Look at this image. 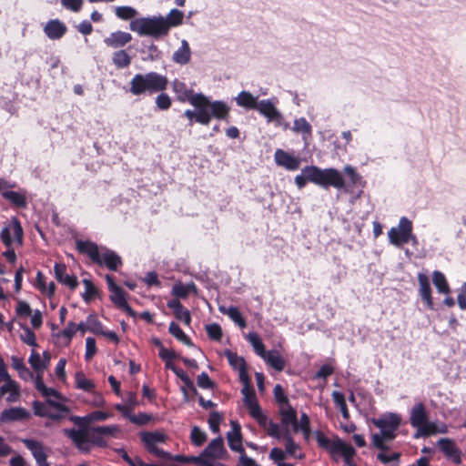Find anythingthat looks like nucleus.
Instances as JSON below:
<instances>
[{
    "instance_id": "51",
    "label": "nucleus",
    "mask_w": 466,
    "mask_h": 466,
    "mask_svg": "<svg viewBox=\"0 0 466 466\" xmlns=\"http://www.w3.org/2000/svg\"><path fill=\"white\" fill-rule=\"evenodd\" d=\"M190 440L194 445L199 447L207 441V434L199 427L194 426L191 430Z\"/></svg>"
},
{
    "instance_id": "24",
    "label": "nucleus",
    "mask_w": 466,
    "mask_h": 466,
    "mask_svg": "<svg viewBox=\"0 0 466 466\" xmlns=\"http://www.w3.org/2000/svg\"><path fill=\"white\" fill-rule=\"evenodd\" d=\"M66 31V25L58 19L49 20L44 27L45 34L52 40L62 38Z\"/></svg>"
},
{
    "instance_id": "64",
    "label": "nucleus",
    "mask_w": 466,
    "mask_h": 466,
    "mask_svg": "<svg viewBox=\"0 0 466 466\" xmlns=\"http://www.w3.org/2000/svg\"><path fill=\"white\" fill-rule=\"evenodd\" d=\"M334 372V369L332 366L329 364H324L320 367V369L316 372L314 379H322L326 380L330 375Z\"/></svg>"
},
{
    "instance_id": "60",
    "label": "nucleus",
    "mask_w": 466,
    "mask_h": 466,
    "mask_svg": "<svg viewBox=\"0 0 466 466\" xmlns=\"http://www.w3.org/2000/svg\"><path fill=\"white\" fill-rule=\"evenodd\" d=\"M241 392L244 396V403L246 406H248L258 401L256 398L255 390L253 389L252 386L243 387Z\"/></svg>"
},
{
    "instance_id": "36",
    "label": "nucleus",
    "mask_w": 466,
    "mask_h": 466,
    "mask_svg": "<svg viewBox=\"0 0 466 466\" xmlns=\"http://www.w3.org/2000/svg\"><path fill=\"white\" fill-rule=\"evenodd\" d=\"M432 281L439 293L449 294L451 291L450 286L444 274L439 270L432 273Z\"/></svg>"
},
{
    "instance_id": "23",
    "label": "nucleus",
    "mask_w": 466,
    "mask_h": 466,
    "mask_svg": "<svg viewBox=\"0 0 466 466\" xmlns=\"http://www.w3.org/2000/svg\"><path fill=\"white\" fill-rule=\"evenodd\" d=\"M131 40V34L118 30L111 33L107 37H106L104 39V43L106 46L116 49L125 46Z\"/></svg>"
},
{
    "instance_id": "20",
    "label": "nucleus",
    "mask_w": 466,
    "mask_h": 466,
    "mask_svg": "<svg viewBox=\"0 0 466 466\" xmlns=\"http://www.w3.org/2000/svg\"><path fill=\"white\" fill-rule=\"evenodd\" d=\"M274 157L277 165L283 167L288 170L294 171L299 167V158L290 155L283 149H277Z\"/></svg>"
},
{
    "instance_id": "43",
    "label": "nucleus",
    "mask_w": 466,
    "mask_h": 466,
    "mask_svg": "<svg viewBox=\"0 0 466 466\" xmlns=\"http://www.w3.org/2000/svg\"><path fill=\"white\" fill-rule=\"evenodd\" d=\"M184 14L178 9H172L167 18H164V23L167 25V33L172 26H177L183 22Z\"/></svg>"
},
{
    "instance_id": "31",
    "label": "nucleus",
    "mask_w": 466,
    "mask_h": 466,
    "mask_svg": "<svg viewBox=\"0 0 466 466\" xmlns=\"http://www.w3.org/2000/svg\"><path fill=\"white\" fill-rule=\"evenodd\" d=\"M190 293H197V287L193 282L177 283L172 288V294L177 297L176 299H187Z\"/></svg>"
},
{
    "instance_id": "62",
    "label": "nucleus",
    "mask_w": 466,
    "mask_h": 466,
    "mask_svg": "<svg viewBox=\"0 0 466 466\" xmlns=\"http://www.w3.org/2000/svg\"><path fill=\"white\" fill-rule=\"evenodd\" d=\"M273 393H274V398L278 403L283 404V405H289V399L286 396L281 385L277 384L274 387Z\"/></svg>"
},
{
    "instance_id": "46",
    "label": "nucleus",
    "mask_w": 466,
    "mask_h": 466,
    "mask_svg": "<svg viewBox=\"0 0 466 466\" xmlns=\"http://www.w3.org/2000/svg\"><path fill=\"white\" fill-rule=\"evenodd\" d=\"M116 15L122 20H131L137 15V11L132 6H117L115 9Z\"/></svg>"
},
{
    "instance_id": "16",
    "label": "nucleus",
    "mask_w": 466,
    "mask_h": 466,
    "mask_svg": "<svg viewBox=\"0 0 466 466\" xmlns=\"http://www.w3.org/2000/svg\"><path fill=\"white\" fill-rule=\"evenodd\" d=\"M66 265L65 263L56 262L54 266V273L56 279L62 285L66 286L71 290H75L78 287V279L75 275L66 273Z\"/></svg>"
},
{
    "instance_id": "11",
    "label": "nucleus",
    "mask_w": 466,
    "mask_h": 466,
    "mask_svg": "<svg viewBox=\"0 0 466 466\" xmlns=\"http://www.w3.org/2000/svg\"><path fill=\"white\" fill-rule=\"evenodd\" d=\"M139 435L147 452L161 459H170V454L167 451L157 448V444L165 443L167 441V434L159 431H142Z\"/></svg>"
},
{
    "instance_id": "27",
    "label": "nucleus",
    "mask_w": 466,
    "mask_h": 466,
    "mask_svg": "<svg viewBox=\"0 0 466 466\" xmlns=\"http://www.w3.org/2000/svg\"><path fill=\"white\" fill-rule=\"evenodd\" d=\"M172 87L173 91L177 95V100H179L180 102H190V99L194 97V96L196 95L193 93V90L187 88V85L184 82L178 79H175L172 82Z\"/></svg>"
},
{
    "instance_id": "28",
    "label": "nucleus",
    "mask_w": 466,
    "mask_h": 466,
    "mask_svg": "<svg viewBox=\"0 0 466 466\" xmlns=\"http://www.w3.org/2000/svg\"><path fill=\"white\" fill-rule=\"evenodd\" d=\"M218 310L222 314L228 315L240 329H244L247 327V321L243 318L238 308L235 306H230L229 308H227L225 306H219Z\"/></svg>"
},
{
    "instance_id": "10",
    "label": "nucleus",
    "mask_w": 466,
    "mask_h": 466,
    "mask_svg": "<svg viewBox=\"0 0 466 466\" xmlns=\"http://www.w3.org/2000/svg\"><path fill=\"white\" fill-rule=\"evenodd\" d=\"M0 239L5 248H10L14 245L23 246L24 230L21 222L16 217H12L9 222L2 228Z\"/></svg>"
},
{
    "instance_id": "61",
    "label": "nucleus",
    "mask_w": 466,
    "mask_h": 466,
    "mask_svg": "<svg viewBox=\"0 0 466 466\" xmlns=\"http://www.w3.org/2000/svg\"><path fill=\"white\" fill-rule=\"evenodd\" d=\"M152 419L153 417L150 414H147L146 412H138L137 415L134 414V416H132L131 422L138 426H143L149 423L152 420Z\"/></svg>"
},
{
    "instance_id": "21",
    "label": "nucleus",
    "mask_w": 466,
    "mask_h": 466,
    "mask_svg": "<svg viewBox=\"0 0 466 466\" xmlns=\"http://www.w3.org/2000/svg\"><path fill=\"white\" fill-rule=\"evenodd\" d=\"M418 281L420 285L419 293L425 303L427 309H433V299L431 296V288L429 277L424 273L418 274Z\"/></svg>"
},
{
    "instance_id": "49",
    "label": "nucleus",
    "mask_w": 466,
    "mask_h": 466,
    "mask_svg": "<svg viewBox=\"0 0 466 466\" xmlns=\"http://www.w3.org/2000/svg\"><path fill=\"white\" fill-rule=\"evenodd\" d=\"M24 333L20 335L21 340L32 347H37L35 332L25 324H20Z\"/></svg>"
},
{
    "instance_id": "26",
    "label": "nucleus",
    "mask_w": 466,
    "mask_h": 466,
    "mask_svg": "<svg viewBox=\"0 0 466 466\" xmlns=\"http://www.w3.org/2000/svg\"><path fill=\"white\" fill-rule=\"evenodd\" d=\"M167 307L173 310L175 318L188 326L191 322V315L179 299H172L167 302Z\"/></svg>"
},
{
    "instance_id": "40",
    "label": "nucleus",
    "mask_w": 466,
    "mask_h": 466,
    "mask_svg": "<svg viewBox=\"0 0 466 466\" xmlns=\"http://www.w3.org/2000/svg\"><path fill=\"white\" fill-rule=\"evenodd\" d=\"M83 284L85 286V292L82 294V298L86 303H90L98 296L99 290L90 279H83Z\"/></svg>"
},
{
    "instance_id": "18",
    "label": "nucleus",
    "mask_w": 466,
    "mask_h": 466,
    "mask_svg": "<svg viewBox=\"0 0 466 466\" xmlns=\"http://www.w3.org/2000/svg\"><path fill=\"white\" fill-rule=\"evenodd\" d=\"M258 112L263 115L268 122H274L278 126L280 125L282 120V115L275 107L273 103L268 99L260 100L258 104L257 108Z\"/></svg>"
},
{
    "instance_id": "41",
    "label": "nucleus",
    "mask_w": 466,
    "mask_h": 466,
    "mask_svg": "<svg viewBox=\"0 0 466 466\" xmlns=\"http://www.w3.org/2000/svg\"><path fill=\"white\" fill-rule=\"evenodd\" d=\"M75 379L77 389L83 390L86 392L94 391L96 388L95 383L91 380L87 379L83 372H76Z\"/></svg>"
},
{
    "instance_id": "8",
    "label": "nucleus",
    "mask_w": 466,
    "mask_h": 466,
    "mask_svg": "<svg viewBox=\"0 0 466 466\" xmlns=\"http://www.w3.org/2000/svg\"><path fill=\"white\" fill-rule=\"evenodd\" d=\"M129 28L139 35H149L159 38L167 35V25L164 23V17L152 16L133 19Z\"/></svg>"
},
{
    "instance_id": "39",
    "label": "nucleus",
    "mask_w": 466,
    "mask_h": 466,
    "mask_svg": "<svg viewBox=\"0 0 466 466\" xmlns=\"http://www.w3.org/2000/svg\"><path fill=\"white\" fill-rule=\"evenodd\" d=\"M248 341L253 347L254 351L261 358L266 355L268 351L265 350V346L260 339V337L256 332H250L246 336Z\"/></svg>"
},
{
    "instance_id": "19",
    "label": "nucleus",
    "mask_w": 466,
    "mask_h": 466,
    "mask_svg": "<svg viewBox=\"0 0 466 466\" xmlns=\"http://www.w3.org/2000/svg\"><path fill=\"white\" fill-rule=\"evenodd\" d=\"M224 454H227V451L224 447L223 439L221 437H218L209 442V444L200 453L199 457L221 459Z\"/></svg>"
},
{
    "instance_id": "9",
    "label": "nucleus",
    "mask_w": 466,
    "mask_h": 466,
    "mask_svg": "<svg viewBox=\"0 0 466 466\" xmlns=\"http://www.w3.org/2000/svg\"><path fill=\"white\" fill-rule=\"evenodd\" d=\"M316 440L319 446L326 450L332 457L341 455L344 461L350 465L352 458L356 454L355 449L349 443H346L339 437L331 440L322 431L316 432Z\"/></svg>"
},
{
    "instance_id": "38",
    "label": "nucleus",
    "mask_w": 466,
    "mask_h": 466,
    "mask_svg": "<svg viewBox=\"0 0 466 466\" xmlns=\"http://www.w3.org/2000/svg\"><path fill=\"white\" fill-rule=\"evenodd\" d=\"M167 370H172L183 381L184 385L190 389L192 395H198V390L194 386L192 380L185 370L177 368L176 365H167Z\"/></svg>"
},
{
    "instance_id": "37",
    "label": "nucleus",
    "mask_w": 466,
    "mask_h": 466,
    "mask_svg": "<svg viewBox=\"0 0 466 466\" xmlns=\"http://www.w3.org/2000/svg\"><path fill=\"white\" fill-rule=\"evenodd\" d=\"M168 332L178 341L187 346H193L191 339L181 329L179 325L175 321H171L168 327Z\"/></svg>"
},
{
    "instance_id": "44",
    "label": "nucleus",
    "mask_w": 466,
    "mask_h": 466,
    "mask_svg": "<svg viewBox=\"0 0 466 466\" xmlns=\"http://www.w3.org/2000/svg\"><path fill=\"white\" fill-rule=\"evenodd\" d=\"M261 428H263L269 437L280 440L281 439V431L279 428V425L276 422H274L272 420H269L268 417L266 418V421L263 423V425H259Z\"/></svg>"
},
{
    "instance_id": "7",
    "label": "nucleus",
    "mask_w": 466,
    "mask_h": 466,
    "mask_svg": "<svg viewBox=\"0 0 466 466\" xmlns=\"http://www.w3.org/2000/svg\"><path fill=\"white\" fill-rule=\"evenodd\" d=\"M69 420L76 424L78 429H64V435L72 441L79 451L83 453H89L90 446L88 445V436L90 429H88V425L91 424V422L87 419V414L84 417L73 415L70 416Z\"/></svg>"
},
{
    "instance_id": "34",
    "label": "nucleus",
    "mask_w": 466,
    "mask_h": 466,
    "mask_svg": "<svg viewBox=\"0 0 466 466\" xmlns=\"http://www.w3.org/2000/svg\"><path fill=\"white\" fill-rule=\"evenodd\" d=\"M281 424L284 427H288L289 424L293 425L294 431H299V421L297 419V411L292 408L289 407L288 410H280Z\"/></svg>"
},
{
    "instance_id": "15",
    "label": "nucleus",
    "mask_w": 466,
    "mask_h": 466,
    "mask_svg": "<svg viewBox=\"0 0 466 466\" xmlns=\"http://www.w3.org/2000/svg\"><path fill=\"white\" fill-rule=\"evenodd\" d=\"M21 441L31 451L37 466H50L42 442L33 439H22Z\"/></svg>"
},
{
    "instance_id": "17",
    "label": "nucleus",
    "mask_w": 466,
    "mask_h": 466,
    "mask_svg": "<svg viewBox=\"0 0 466 466\" xmlns=\"http://www.w3.org/2000/svg\"><path fill=\"white\" fill-rule=\"evenodd\" d=\"M30 412L23 407H11L4 410L0 414V424H6L15 421L27 420Z\"/></svg>"
},
{
    "instance_id": "13",
    "label": "nucleus",
    "mask_w": 466,
    "mask_h": 466,
    "mask_svg": "<svg viewBox=\"0 0 466 466\" xmlns=\"http://www.w3.org/2000/svg\"><path fill=\"white\" fill-rule=\"evenodd\" d=\"M119 432V427L117 425H106V426H96L90 428V433L88 436V445L106 448L108 443L103 435L115 436Z\"/></svg>"
},
{
    "instance_id": "50",
    "label": "nucleus",
    "mask_w": 466,
    "mask_h": 466,
    "mask_svg": "<svg viewBox=\"0 0 466 466\" xmlns=\"http://www.w3.org/2000/svg\"><path fill=\"white\" fill-rule=\"evenodd\" d=\"M247 407L249 410L250 416L257 420L258 425H263V423L266 421L267 416L262 412L258 402L257 401Z\"/></svg>"
},
{
    "instance_id": "48",
    "label": "nucleus",
    "mask_w": 466,
    "mask_h": 466,
    "mask_svg": "<svg viewBox=\"0 0 466 466\" xmlns=\"http://www.w3.org/2000/svg\"><path fill=\"white\" fill-rule=\"evenodd\" d=\"M229 365L233 370H238V369L247 365L246 360L243 357L238 356L236 352L228 350L225 352Z\"/></svg>"
},
{
    "instance_id": "3",
    "label": "nucleus",
    "mask_w": 466,
    "mask_h": 466,
    "mask_svg": "<svg viewBox=\"0 0 466 466\" xmlns=\"http://www.w3.org/2000/svg\"><path fill=\"white\" fill-rule=\"evenodd\" d=\"M168 79L157 72L136 74L129 82V92L133 96L152 95L167 89Z\"/></svg>"
},
{
    "instance_id": "14",
    "label": "nucleus",
    "mask_w": 466,
    "mask_h": 466,
    "mask_svg": "<svg viewBox=\"0 0 466 466\" xmlns=\"http://www.w3.org/2000/svg\"><path fill=\"white\" fill-rule=\"evenodd\" d=\"M438 447L448 461L456 465L461 464L462 452L452 439L441 438L438 441Z\"/></svg>"
},
{
    "instance_id": "56",
    "label": "nucleus",
    "mask_w": 466,
    "mask_h": 466,
    "mask_svg": "<svg viewBox=\"0 0 466 466\" xmlns=\"http://www.w3.org/2000/svg\"><path fill=\"white\" fill-rule=\"evenodd\" d=\"M197 384L201 389L212 390L216 387L215 382L209 378L205 371L200 373L197 378Z\"/></svg>"
},
{
    "instance_id": "32",
    "label": "nucleus",
    "mask_w": 466,
    "mask_h": 466,
    "mask_svg": "<svg viewBox=\"0 0 466 466\" xmlns=\"http://www.w3.org/2000/svg\"><path fill=\"white\" fill-rule=\"evenodd\" d=\"M236 102L239 106L256 109L259 101H258V97L254 96L249 92L241 91L236 97Z\"/></svg>"
},
{
    "instance_id": "59",
    "label": "nucleus",
    "mask_w": 466,
    "mask_h": 466,
    "mask_svg": "<svg viewBox=\"0 0 466 466\" xmlns=\"http://www.w3.org/2000/svg\"><path fill=\"white\" fill-rule=\"evenodd\" d=\"M171 98L163 91L156 97V105L160 110H167L171 106Z\"/></svg>"
},
{
    "instance_id": "58",
    "label": "nucleus",
    "mask_w": 466,
    "mask_h": 466,
    "mask_svg": "<svg viewBox=\"0 0 466 466\" xmlns=\"http://www.w3.org/2000/svg\"><path fill=\"white\" fill-rule=\"evenodd\" d=\"M96 339L92 337H87L86 339V360H90L96 353Z\"/></svg>"
},
{
    "instance_id": "55",
    "label": "nucleus",
    "mask_w": 466,
    "mask_h": 466,
    "mask_svg": "<svg viewBox=\"0 0 466 466\" xmlns=\"http://www.w3.org/2000/svg\"><path fill=\"white\" fill-rule=\"evenodd\" d=\"M110 299L111 301L119 309L125 303H127L126 293L124 289L120 287L114 291H110Z\"/></svg>"
},
{
    "instance_id": "4",
    "label": "nucleus",
    "mask_w": 466,
    "mask_h": 466,
    "mask_svg": "<svg viewBox=\"0 0 466 466\" xmlns=\"http://www.w3.org/2000/svg\"><path fill=\"white\" fill-rule=\"evenodd\" d=\"M374 426L380 430V433H374L371 436L372 444L380 451H388L389 447L385 441H392L396 437V431L401 424V417L398 413H388L378 419H373Z\"/></svg>"
},
{
    "instance_id": "1",
    "label": "nucleus",
    "mask_w": 466,
    "mask_h": 466,
    "mask_svg": "<svg viewBox=\"0 0 466 466\" xmlns=\"http://www.w3.org/2000/svg\"><path fill=\"white\" fill-rule=\"evenodd\" d=\"M196 110L187 109L184 112V116L192 125L193 121L208 126L212 117L228 121L230 107L221 100L210 101L208 96L198 93L190 99L189 102Z\"/></svg>"
},
{
    "instance_id": "45",
    "label": "nucleus",
    "mask_w": 466,
    "mask_h": 466,
    "mask_svg": "<svg viewBox=\"0 0 466 466\" xmlns=\"http://www.w3.org/2000/svg\"><path fill=\"white\" fill-rule=\"evenodd\" d=\"M331 396L334 403L339 408L342 417L345 420H348L350 418V412L347 407L344 394L339 391H333Z\"/></svg>"
},
{
    "instance_id": "54",
    "label": "nucleus",
    "mask_w": 466,
    "mask_h": 466,
    "mask_svg": "<svg viewBox=\"0 0 466 466\" xmlns=\"http://www.w3.org/2000/svg\"><path fill=\"white\" fill-rule=\"evenodd\" d=\"M28 361L36 372H41L46 368V363L42 361L40 354L35 350L31 352Z\"/></svg>"
},
{
    "instance_id": "5",
    "label": "nucleus",
    "mask_w": 466,
    "mask_h": 466,
    "mask_svg": "<svg viewBox=\"0 0 466 466\" xmlns=\"http://www.w3.org/2000/svg\"><path fill=\"white\" fill-rule=\"evenodd\" d=\"M410 423L417 430L413 436L414 439L447 432L446 426L439 429L434 422L429 420V413L423 402L415 403L410 409Z\"/></svg>"
},
{
    "instance_id": "29",
    "label": "nucleus",
    "mask_w": 466,
    "mask_h": 466,
    "mask_svg": "<svg viewBox=\"0 0 466 466\" xmlns=\"http://www.w3.org/2000/svg\"><path fill=\"white\" fill-rule=\"evenodd\" d=\"M262 359L277 371H282L285 369L286 361L278 350L268 351Z\"/></svg>"
},
{
    "instance_id": "25",
    "label": "nucleus",
    "mask_w": 466,
    "mask_h": 466,
    "mask_svg": "<svg viewBox=\"0 0 466 466\" xmlns=\"http://www.w3.org/2000/svg\"><path fill=\"white\" fill-rule=\"evenodd\" d=\"M5 383L0 387V399L6 393L9 395L6 397L8 403L15 402L20 398V389L18 384L11 378L9 380H4Z\"/></svg>"
},
{
    "instance_id": "33",
    "label": "nucleus",
    "mask_w": 466,
    "mask_h": 466,
    "mask_svg": "<svg viewBox=\"0 0 466 466\" xmlns=\"http://www.w3.org/2000/svg\"><path fill=\"white\" fill-rule=\"evenodd\" d=\"M190 47L186 40L182 41L181 46L173 54V60L177 64L186 65L190 61Z\"/></svg>"
},
{
    "instance_id": "63",
    "label": "nucleus",
    "mask_w": 466,
    "mask_h": 466,
    "mask_svg": "<svg viewBox=\"0 0 466 466\" xmlns=\"http://www.w3.org/2000/svg\"><path fill=\"white\" fill-rule=\"evenodd\" d=\"M299 430L302 431L306 438H309L310 434V420L306 413H302L300 420L299 422Z\"/></svg>"
},
{
    "instance_id": "57",
    "label": "nucleus",
    "mask_w": 466,
    "mask_h": 466,
    "mask_svg": "<svg viewBox=\"0 0 466 466\" xmlns=\"http://www.w3.org/2000/svg\"><path fill=\"white\" fill-rule=\"evenodd\" d=\"M222 420V415L218 411H212L209 414L208 422L213 433L219 432V425Z\"/></svg>"
},
{
    "instance_id": "35",
    "label": "nucleus",
    "mask_w": 466,
    "mask_h": 466,
    "mask_svg": "<svg viewBox=\"0 0 466 466\" xmlns=\"http://www.w3.org/2000/svg\"><path fill=\"white\" fill-rule=\"evenodd\" d=\"M112 62L118 69L126 68L131 64V56L126 50L121 49L113 53Z\"/></svg>"
},
{
    "instance_id": "12",
    "label": "nucleus",
    "mask_w": 466,
    "mask_h": 466,
    "mask_svg": "<svg viewBox=\"0 0 466 466\" xmlns=\"http://www.w3.org/2000/svg\"><path fill=\"white\" fill-rule=\"evenodd\" d=\"M412 229V222L406 217L400 218L398 228H391L388 232L390 244L396 247L408 244L413 238Z\"/></svg>"
},
{
    "instance_id": "2",
    "label": "nucleus",
    "mask_w": 466,
    "mask_h": 466,
    "mask_svg": "<svg viewBox=\"0 0 466 466\" xmlns=\"http://www.w3.org/2000/svg\"><path fill=\"white\" fill-rule=\"evenodd\" d=\"M76 249L79 254L86 255L92 263L106 267L108 270L117 271L123 266L122 258L114 250L98 245L90 240L77 239Z\"/></svg>"
},
{
    "instance_id": "52",
    "label": "nucleus",
    "mask_w": 466,
    "mask_h": 466,
    "mask_svg": "<svg viewBox=\"0 0 466 466\" xmlns=\"http://www.w3.org/2000/svg\"><path fill=\"white\" fill-rule=\"evenodd\" d=\"M206 331L209 339L214 341L221 340L223 333L219 324L212 323L206 325Z\"/></svg>"
},
{
    "instance_id": "6",
    "label": "nucleus",
    "mask_w": 466,
    "mask_h": 466,
    "mask_svg": "<svg viewBox=\"0 0 466 466\" xmlns=\"http://www.w3.org/2000/svg\"><path fill=\"white\" fill-rule=\"evenodd\" d=\"M306 171L308 172L309 182L321 187L328 188L333 187L340 189L345 187L344 178L336 168L321 169L317 166H306Z\"/></svg>"
},
{
    "instance_id": "22",
    "label": "nucleus",
    "mask_w": 466,
    "mask_h": 466,
    "mask_svg": "<svg viewBox=\"0 0 466 466\" xmlns=\"http://www.w3.org/2000/svg\"><path fill=\"white\" fill-rule=\"evenodd\" d=\"M232 431L227 433V439L229 448L233 451L241 452L244 451L242 446L241 427L238 422L231 420Z\"/></svg>"
},
{
    "instance_id": "30",
    "label": "nucleus",
    "mask_w": 466,
    "mask_h": 466,
    "mask_svg": "<svg viewBox=\"0 0 466 466\" xmlns=\"http://www.w3.org/2000/svg\"><path fill=\"white\" fill-rule=\"evenodd\" d=\"M2 197L15 208H25L27 206L26 197L20 192L5 190L2 192Z\"/></svg>"
},
{
    "instance_id": "47",
    "label": "nucleus",
    "mask_w": 466,
    "mask_h": 466,
    "mask_svg": "<svg viewBox=\"0 0 466 466\" xmlns=\"http://www.w3.org/2000/svg\"><path fill=\"white\" fill-rule=\"evenodd\" d=\"M86 325H87L88 331H90L96 335H99L100 333H103V329H104L103 324L98 319L96 315L90 314L86 318Z\"/></svg>"
},
{
    "instance_id": "42",
    "label": "nucleus",
    "mask_w": 466,
    "mask_h": 466,
    "mask_svg": "<svg viewBox=\"0 0 466 466\" xmlns=\"http://www.w3.org/2000/svg\"><path fill=\"white\" fill-rule=\"evenodd\" d=\"M293 130L297 133H301L304 139H307L308 137H311V126L304 117L295 119Z\"/></svg>"
},
{
    "instance_id": "53",
    "label": "nucleus",
    "mask_w": 466,
    "mask_h": 466,
    "mask_svg": "<svg viewBox=\"0 0 466 466\" xmlns=\"http://www.w3.org/2000/svg\"><path fill=\"white\" fill-rule=\"evenodd\" d=\"M158 356L165 361L166 369H167V365H174L172 361L176 359H180V356L177 354L173 350H168L167 348H162L159 350Z\"/></svg>"
}]
</instances>
